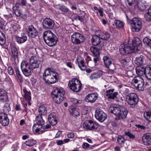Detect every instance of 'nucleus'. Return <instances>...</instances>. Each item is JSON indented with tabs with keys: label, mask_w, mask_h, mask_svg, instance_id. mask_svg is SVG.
Instances as JSON below:
<instances>
[{
	"label": "nucleus",
	"mask_w": 151,
	"mask_h": 151,
	"mask_svg": "<svg viewBox=\"0 0 151 151\" xmlns=\"http://www.w3.org/2000/svg\"><path fill=\"white\" fill-rule=\"evenodd\" d=\"M40 63L39 58L36 57L32 56L29 60V65L26 61H23L21 64V68L24 75L28 77L31 74V70L38 68Z\"/></svg>",
	"instance_id": "nucleus-1"
},
{
	"label": "nucleus",
	"mask_w": 151,
	"mask_h": 151,
	"mask_svg": "<svg viewBox=\"0 0 151 151\" xmlns=\"http://www.w3.org/2000/svg\"><path fill=\"white\" fill-rule=\"evenodd\" d=\"M109 110L111 113L113 114L117 117L115 118L116 120L125 118L128 113L127 110L121 106H111L109 108Z\"/></svg>",
	"instance_id": "nucleus-2"
},
{
	"label": "nucleus",
	"mask_w": 151,
	"mask_h": 151,
	"mask_svg": "<svg viewBox=\"0 0 151 151\" xmlns=\"http://www.w3.org/2000/svg\"><path fill=\"white\" fill-rule=\"evenodd\" d=\"M58 74L55 71L47 68L44 71L43 74V79L49 84L54 83L58 81Z\"/></svg>",
	"instance_id": "nucleus-3"
},
{
	"label": "nucleus",
	"mask_w": 151,
	"mask_h": 151,
	"mask_svg": "<svg viewBox=\"0 0 151 151\" xmlns=\"http://www.w3.org/2000/svg\"><path fill=\"white\" fill-rule=\"evenodd\" d=\"M43 37L45 42L50 47L55 46L58 42V39L56 36L50 30L44 32Z\"/></svg>",
	"instance_id": "nucleus-4"
},
{
	"label": "nucleus",
	"mask_w": 151,
	"mask_h": 151,
	"mask_svg": "<svg viewBox=\"0 0 151 151\" xmlns=\"http://www.w3.org/2000/svg\"><path fill=\"white\" fill-rule=\"evenodd\" d=\"M114 89H110L106 91L104 93L105 97H107L108 98L115 99L117 101L122 102L123 103L125 101V97L122 95H119L117 92H114Z\"/></svg>",
	"instance_id": "nucleus-5"
},
{
	"label": "nucleus",
	"mask_w": 151,
	"mask_h": 151,
	"mask_svg": "<svg viewBox=\"0 0 151 151\" xmlns=\"http://www.w3.org/2000/svg\"><path fill=\"white\" fill-rule=\"evenodd\" d=\"M64 94V90L62 88L54 90L52 94L54 101L57 104H60L63 100Z\"/></svg>",
	"instance_id": "nucleus-6"
},
{
	"label": "nucleus",
	"mask_w": 151,
	"mask_h": 151,
	"mask_svg": "<svg viewBox=\"0 0 151 151\" xmlns=\"http://www.w3.org/2000/svg\"><path fill=\"white\" fill-rule=\"evenodd\" d=\"M127 22L130 24L132 31L138 32L141 29L142 22L139 19L135 17L132 19H129L127 16Z\"/></svg>",
	"instance_id": "nucleus-7"
},
{
	"label": "nucleus",
	"mask_w": 151,
	"mask_h": 151,
	"mask_svg": "<svg viewBox=\"0 0 151 151\" xmlns=\"http://www.w3.org/2000/svg\"><path fill=\"white\" fill-rule=\"evenodd\" d=\"M35 121L36 123L34 124L33 127V131H35L38 134H40L44 132L45 130H42L41 129L42 125L45 123L44 120L42 119V116H36Z\"/></svg>",
	"instance_id": "nucleus-8"
},
{
	"label": "nucleus",
	"mask_w": 151,
	"mask_h": 151,
	"mask_svg": "<svg viewBox=\"0 0 151 151\" xmlns=\"http://www.w3.org/2000/svg\"><path fill=\"white\" fill-rule=\"evenodd\" d=\"M132 84L139 91L144 90V79L139 76H136L132 80Z\"/></svg>",
	"instance_id": "nucleus-9"
},
{
	"label": "nucleus",
	"mask_w": 151,
	"mask_h": 151,
	"mask_svg": "<svg viewBox=\"0 0 151 151\" xmlns=\"http://www.w3.org/2000/svg\"><path fill=\"white\" fill-rule=\"evenodd\" d=\"M68 85L70 89L76 92L80 91L82 86L81 81L75 78H73L70 81Z\"/></svg>",
	"instance_id": "nucleus-10"
},
{
	"label": "nucleus",
	"mask_w": 151,
	"mask_h": 151,
	"mask_svg": "<svg viewBox=\"0 0 151 151\" xmlns=\"http://www.w3.org/2000/svg\"><path fill=\"white\" fill-rule=\"evenodd\" d=\"M126 99L128 104L132 105V108L135 107V105L139 101L137 95L134 93H129L126 96Z\"/></svg>",
	"instance_id": "nucleus-11"
},
{
	"label": "nucleus",
	"mask_w": 151,
	"mask_h": 151,
	"mask_svg": "<svg viewBox=\"0 0 151 151\" xmlns=\"http://www.w3.org/2000/svg\"><path fill=\"white\" fill-rule=\"evenodd\" d=\"M100 35L97 32H95V35H93L91 39V42L93 45L96 46L99 49H101L104 46V42L101 41Z\"/></svg>",
	"instance_id": "nucleus-12"
},
{
	"label": "nucleus",
	"mask_w": 151,
	"mask_h": 151,
	"mask_svg": "<svg viewBox=\"0 0 151 151\" xmlns=\"http://www.w3.org/2000/svg\"><path fill=\"white\" fill-rule=\"evenodd\" d=\"M72 42L76 45H78L84 42L85 38L84 37L78 32L74 33L71 36Z\"/></svg>",
	"instance_id": "nucleus-13"
},
{
	"label": "nucleus",
	"mask_w": 151,
	"mask_h": 151,
	"mask_svg": "<svg viewBox=\"0 0 151 151\" xmlns=\"http://www.w3.org/2000/svg\"><path fill=\"white\" fill-rule=\"evenodd\" d=\"M119 51L122 55H124L131 52H137L135 49L134 47L132 46V45L128 44L123 46H122L119 49Z\"/></svg>",
	"instance_id": "nucleus-14"
},
{
	"label": "nucleus",
	"mask_w": 151,
	"mask_h": 151,
	"mask_svg": "<svg viewBox=\"0 0 151 151\" xmlns=\"http://www.w3.org/2000/svg\"><path fill=\"white\" fill-rule=\"evenodd\" d=\"M103 60L105 66L109 69V71L111 73H114V70L116 69L115 66L110 58L107 56H104L103 58Z\"/></svg>",
	"instance_id": "nucleus-15"
},
{
	"label": "nucleus",
	"mask_w": 151,
	"mask_h": 151,
	"mask_svg": "<svg viewBox=\"0 0 151 151\" xmlns=\"http://www.w3.org/2000/svg\"><path fill=\"white\" fill-rule=\"evenodd\" d=\"M84 128L92 130L97 129L99 127V124L93 122L92 121L88 120L85 121L83 124Z\"/></svg>",
	"instance_id": "nucleus-16"
},
{
	"label": "nucleus",
	"mask_w": 151,
	"mask_h": 151,
	"mask_svg": "<svg viewBox=\"0 0 151 151\" xmlns=\"http://www.w3.org/2000/svg\"><path fill=\"white\" fill-rule=\"evenodd\" d=\"M55 25L54 21L49 18H45L42 22V25L44 28L45 29H53Z\"/></svg>",
	"instance_id": "nucleus-17"
},
{
	"label": "nucleus",
	"mask_w": 151,
	"mask_h": 151,
	"mask_svg": "<svg viewBox=\"0 0 151 151\" xmlns=\"http://www.w3.org/2000/svg\"><path fill=\"white\" fill-rule=\"evenodd\" d=\"M95 117L99 121L103 122L106 119L107 115L101 110L99 109L96 110Z\"/></svg>",
	"instance_id": "nucleus-18"
},
{
	"label": "nucleus",
	"mask_w": 151,
	"mask_h": 151,
	"mask_svg": "<svg viewBox=\"0 0 151 151\" xmlns=\"http://www.w3.org/2000/svg\"><path fill=\"white\" fill-rule=\"evenodd\" d=\"M28 36L31 38H35L38 35V32L36 29L32 25L29 26L27 29Z\"/></svg>",
	"instance_id": "nucleus-19"
},
{
	"label": "nucleus",
	"mask_w": 151,
	"mask_h": 151,
	"mask_svg": "<svg viewBox=\"0 0 151 151\" xmlns=\"http://www.w3.org/2000/svg\"><path fill=\"white\" fill-rule=\"evenodd\" d=\"M131 45L134 47L135 50L137 52L140 50L142 47V42L139 38L135 37L133 39Z\"/></svg>",
	"instance_id": "nucleus-20"
},
{
	"label": "nucleus",
	"mask_w": 151,
	"mask_h": 151,
	"mask_svg": "<svg viewBox=\"0 0 151 151\" xmlns=\"http://www.w3.org/2000/svg\"><path fill=\"white\" fill-rule=\"evenodd\" d=\"M9 119L6 114L2 113H0V123L3 126H7L9 123Z\"/></svg>",
	"instance_id": "nucleus-21"
},
{
	"label": "nucleus",
	"mask_w": 151,
	"mask_h": 151,
	"mask_svg": "<svg viewBox=\"0 0 151 151\" xmlns=\"http://www.w3.org/2000/svg\"><path fill=\"white\" fill-rule=\"evenodd\" d=\"M99 95L96 93H92L88 94L86 97V100L88 102L94 103L97 99Z\"/></svg>",
	"instance_id": "nucleus-22"
},
{
	"label": "nucleus",
	"mask_w": 151,
	"mask_h": 151,
	"mask_svg": "<svg viewBox=\"0 0 151 151\" xmlns=\"http://www.w3.org/2000/svg\"><path fill=\"white\" fill-rule=\"evenodd\" d=\"M142 139L145 145H151V134L147 133L144 134Z\"/></svg>",
	"instance_id": "nucleus-23"
},
{
	"label": "nucleus",
	"mask_w": 151,
	"mask_h": 151,
	"mask_svg": "<svg viewBox=\"0 0 151 151\" xmlns=\"http://www.w3.org/2000/svg\"><path fill=\"white\" fill-rule=\"evenodd\" d=\"M48 118L50 123L52 125H55L57 124V119L55 112L51 113L49 115Z\"/></svg>",
	"instance_id": "nucleus-24"
},
{
	"label": "nucleus",
	"mask_w": 151,
	"mask_h": 151,
	"mask_svg": "<svg viewBox=\"0 0 151 151\" xmlns=\"http://www.w3.org/2000/svg\"><path fill=\"white\" fill-rule=\"evenodd\" d=\"M97 32L98 34L100 35L101 39L103 40H107L109 39L110 37V35L109 32L104 31H101V30H98L96 31Z\"/></svg>",
	"instance_id": "nucleus-25"
},
{
	"label": "nucleus",
	"mask_w": 151,
	"mask_h": 151,
	"mask_svg": "<svg viewBox=\"0 0 151 151\" xmlns=\"http://www.w3.org/2000/svg\"><path fill=\"white\" fill-rule=\"evenodd\" d=\"M17 42L19 44L24 43L27 40V37L25 34H23L20 36H17L16 37Z\"/></svg>",
	"instance_id": "nucleus-26"
},
{
	"label": "nucleus",
	"mask_w": 151,
	"mask_h": 151,
	"mask_svg": "<svg viewBox=\"0 0 151 151\" xmlns=\"http://www.w3.org/2000/svg\"><path fill=\"white\" fill-rule=\"evenodd\" d=\"M78 59H77L76 63L77 62L78 63V65L79 68L82 70H85L87 67L85 65V63L84 60H82L80 61H78Z\"/></svg>",
	"instance_id": "nucleus-27"
},
{
	"label": "nucleus",
	"mask_w": 151,
	"mask_h": 151,
	"mask_svg": "<svg viewBox=\"0 0 151 151\" xmlns=\"http://www.w3.org/2000/svg\"><path fill=\"white\" fill-rule=\"evenodd\" d=\"M38 112L39 116H42L45 115L47 113L46 108L44 105L40 106L38 108Z\"/></svg>",
	"instance_id": "nucleus-28"
},
{
	"label": "nucleus",
	"mask_w": 151,
	"mask_h": 151,
	"mask_svg": "<svg viewBox=\"0 0 151 151\" xmlns=\"http://www.w3.org/2000/svg\"><path fill=\"white\" fill-rule=\"evenodd\" d=\"M146 69V66L145 68L142 66L137 67L136 68V72L138 75L142 76L145 75Z\"/></svg>",
	"instance_id": "nucleus-29"
},
{
	"label": "nucleus",
	"mask_w": 151,
	"mask_h": 151,
	"mask_svg": "<svg viewBox=\"0 0 151 151\" xmlns=\"http://www.w3.org/2000/svg\"><path fill=\"white\" fill-rule=\"evenodd\" d=\"M88 17V15L85 13L82 16H76L75 17V19L76 21H79L82 22L84 23L86 21V19L85 17Z\"/></svg>",
	"instance_id": "nucleus-30"
},
{
	"label": "nucleus",
	"mask_w": 151,
	"mask_h": 151,
	"mask_svg": "<svg viewBox=\"0 0 151 151\" xmlns=\"http://www.w3.org/2000/svg\"><path fill=\"white\" fill-rule=\"evenodd\" d=\"M97 46L96 48L95 47H91L90 48V50L91 52L92 53L93 55L96 57H98L100 55L99 50Z\"/></svg>",
	"instance_id": "nucleus-31"
},
{
	"label": "nucleus",
	"mask_w": 151,
	"mask_h": 151,
	"mask_svg": "<svg viewBox=\"0 0 151 151\" xmlns=\"http://www.w3.org/2000/svg\"><path fill=\"white\" fill-rule=\"evenodd\" d=\"M146 78L148 80H151V68L149 65L146 66L145 75Z\"/></svg>",
	"instance_id": "nucleus-32"
},
{
	"label": "nucleus",
	"mask_w": 151,
	"mask_h": 151,
	"mask_svg": "<svg viewBox=\"0 0 151 151\" xmlns=\"http://www.w3.org/2000/svg\"><path fill=\"white\" fill-rule=\"evenodd\" d=\"M144 57L142 55H141L139 57H137L134 61L135 63L138 65H142L144 63Z\"/></svg>",
	"instance_id": "nucleus-33"
},
{
	"label": "nucleus",
	"mask_w": 151,
	"mask_h": 151,
	"mask_svg": "<svg viewBox=\"0 0 151 151\" xmlns=\"http://www.w3.org/2000/svg\"><path fill=\"white\" fill-rule=\"evenodd\" d=\"M11 47L12 54V57L15 58H17L18 51L16 46L12 45H11Z\"/></svg>",
	"instance_id": "nucleus-34"
},
{
	"label": "nucleus",
	"mask_w": 151,
	"mask_h": 151,
	"mask_svg": "<svg viewBox=\"0 0 151 151\" xmlns=\"http://www.w3.org/2000/svg\"><path fill=\"white\" fill-rule=\"evenodd\" d=\"M7 98L6 92L3 88H0V100L4 101Z\"/></svg>",
	"instance_id": "nucleus-35"
},
{
	"label": "nucleus",
	"mask_w": 151,
	"mask_h": 151,
	"mask_svg": "<svg viewBox=\"0 0 151 151\" xmlns=\"http://www.w3.org/2000/svg\"><path fill=\"white\" fill-rule=\"evenodd\" d=\"M18 6H17L16 5L15 6H13L12 8L14 12L17 17L20 16L22 14V12L20 10L18 9Z\"/></svg>",
	"instance_id": "nucleus-36"
},
{
	"label": "nucleus",
	"mask_w": 151,
	"mask_h": 151,
	"mask_svg": "<svg viewBox=\"0 0 151 151\" xmlns=\"http://www.w3.org/2000/svg\"><path fill=\"white\" fill-rule=\"evenodd\" d=\"M23 91L24 93V96L25 99L27 100H30L31 99L30 92L28 91L26 88H24Z\"/></svg>",
	"instance_id": "nucleus-37"
},
{
	"label": "nucleus",
	"mask_w": 151,
	"mask_h": 151,
	"mask_svg": "<svg viewBox=\"0 0 151 151\" xmlns=\"http://www.w3.org/2000/svg\"><path fill=\"white\" fill-rule=\"evenodd\" d=\"M78 109L73 108L71 109L70 110V114H72L74 116H77L80 115V113Z\"/></svg>",
	"instance_id": "nucleus-38"
},
{
	"label": "nucleus",
	"mask_w": 151,
	"mask_h": 151,
	"mask_svg": "<svg viewBox=\"0 0 151 151\" xmlns=\"http://www.w3.org/2000/svg\"><path fill=\"white\" fill-rule=\"evenodd\" d=\"M36 141L33 139H28L25 142V144L29 147L32 146L36 143Z\"/></svg>",
	"instance_id": "nucleus-39"
},
{
	"label": "nucleus",
	"mask_w": 151,
	"mask_h": 151,
	"mask_svg": "<svg viewBox=\"0 0 151 151\" xmlns=\"http://www.w3.org/2000/svg\"><path fill=\"white\" fill-rule=\"evenodd\" d=\"M115 26L118 28H123L124 26L123 22L120 20L115 19L114 21Z\"/></svg>",
	"instance_id": "nucleus-40"
},
{
	"label": "nucleus",
	"mask_w": 151,
	"mask_h": 151,
	"mask_svg": "<svg viewBox=\"0 0 151 151\" xmlns=\"http://www.w3.org/2000/svg\"><path fill=\"white\" fill-rule=\"evenodd\" d=\"M15 73L16 76L18 79V81L20 82H22V79L20 72L17 68H15Z\"/></svg>",
	"instance_id": "nucleus-41"
},
{
	"label": "nucleus",
	"mask_w": 151,
	"mask_h": 151,
	"mask_svg": "<svg viewBox=\"0 0 151 151\" xmlns=\"http://www.w3.org/2000/svg\"><path fill=\"white\" fill-rule=\"evenodd\" d=\"M5 43V35L0 30V45H4Z\"/></svg>",
	"instance_id": "nucleus-42"
},
{
	"label": "nucleus",
	"mask_w": 151,
	"mask_h": 151,
	"mask_svg": "<svg viewBox=\"0 0 151 151\" xmlns=\"http://www.w3.org/2000/svg\"><path fill=\"white\" fill-rule=\"evenodd\" d=\"M145 17L147 21H151V8L148 9L147 12L145 15Z\"/></svg>",
	"instance_id": "nucleus-43"
},
{
	"label": "nucleus",
	"mask_w": 151,
	"mask_h": 151,
	"mask_svg": "<svg viewBox=\"0 0 151 151\" xmlns=\"http://www.w3.org/2000/svg\"><path fill=\"white\" fill-rule=\"evenodd\" d=\"M148 6L147 4L145 2L143 3L142 2L139 3L138 5V7L142 10H144L147 8Z\"/></svg>",
	"instance_id": "nucleus-44"
},
{
	"label": "nucleus",
	"mask_w": 151,
	"mask_h": 151,
	"mask_svg": "<svg viewBox=\"0 0 151 151\" xmlns=\"http://www.w3.org/2000/svg\"><path fill=\"white\" fill-rule=\"evenodd\" d=\"M144 116L147 120L149 122H151V111L145 113Z\"/></svg>",
	"instance_id": "nucleus-45"
},
{
	"label": "nucleus",
	"mask_w": 151,
	"mask_h": 151,
	"mask_svg": "<svg viewBox=\"0 0 151 151\" xmlns=\"http://www.w3.org/2000/svg\"><path fill=\"white\" fill-rule=\"evenodd\" d=\"M125 140L122 136H119L117 138V141L118 143L120 145H123L124 143Z\"/></svg>",
	"instance_id": "nucleus-46"
},
{
	"label": "nucleus",
	"mask_w": 151,
	"mask_h": 151,
	"mask_svg": "<svg viewBox=\"0 0 151 151\" xmlns=\"http://www.w3.org/2000/svg\"><path fill=\"white\" fill-rule=\"evenodd\" d=\"M131 61V59L129 57H125L121 60L122 63L126 65L129 63Z\"/></svg>",
	"instance_id": "nucleus-47"
},
{
	"label": "nucleus",
	"mask_w": 151,
	"mask_h": 151,
	"mask_svg": "<svg viewBox=\"0 0 151 151\" xmlns=\"http://www.w3.org/2000/svg\"><path fill=\"white\" fill-rule=\"evenodd\" d=\"M70 101L74 104H79L82 102V101L81 100H77L76 99L72 98L70 99Z\"/></svg>",
	"instance_id": "nucleus-48"
},
{
	"label": "nucleus",
	"mask_w": 151,
	"mask_h": 151,
	"mask_svg": "<svg viewBox=\"0 0 151 151\" xmlns=\"http://www.w3.org/2000/svg\"><path fill=\"white\" fill-rule=\"evenodd\" d=\"M127 3L130 6H132L133 5H136L137 3V0H127Z\"/></svg>",
	"instance_id": "nucleus-49"
},
{
	"label": "nucleus",
	"mask_w": 151,
	"mask_h": 151,
	"mask_svg": "<svg viewBox=\"0 0 151 151\" xmlns=\"http://www.w3.org/2000/svg\"><path fill=\"white\" fill-rule=\"evenodd\" d=\"M125 135L129 137L130 139H134L135 137L134 135L132 134L129 132H125L124 133Z\"/></svg>",
	"instance_id": "nucleus-50"
},
{
	"label": "nucleus",
	"mask_w": 151,
	"mask_h": 151,
	"mask_svg": "<svg viewBox=\"0 0 151 151\" xmlns=\"http://www.w3.org/2000/svg\"><path fill=\"white\" fill-rule=\"evenodd\" d=\"M8 73L10 75H13L14 74V72L13 68L11 66H9L7 69Z\"/></svg>",
	"instance_id": "nucleus-51"
},
{
	"label": "nucleus",
	"mask_w": 151,
	"mask_h": 151,
	"mask_svg": "<svg viewBox=\"0 0 151 151\" xmlns=\"http://www.w3.org/2000/svg\"><path fill=\"white\" fill-rule=\"evenodd\" d=\"M151 39L149 38V37H146L143 39V41L144 43H146L147 45L149 44V43L151 41Z\"/></svg>",
	"instance_id": "nucleus-52"
},
{
	"label": "nucleus",
	"mask_w": 151,
	"mask_h": 151,
	"mask_svg": "<svg viewBox=\"0 0 151 151\" xmlns=\"http://www.w3.org/2000/svg\"><path fill=\"white\" fill-rule=\"evenodd\" d=\"M59 9L62 12H68V9L65 6H62L60 7Z\"/></svg>",
	"instance_id": "nucleus-53"
},
{
	"label": "nucleus",
	"mask_w": 151,
	"mask_h": 151,
	"mask_svg": "<svg viewBox=\"0 0 151 151\" xmlns=\"http://www.w3.org/2000/svg\"><path fill=\"white\" fill-rule=\"evenodd\" d=\"M4 110L8 112H9V111L11 110L10 105L9 104H7L5 105Z\"/></svg>",
	"instance_id": "nucleus-54"
},
{
	"label": "nucleus",
	"mask_w": 151,
	"mask_h": 151,
	"mask_svg": "<svg viewBox=\"0 0 151 151\" xmlns=\"http://www.w3.org/2000/svg\"><path fill=\"white\" fill-rule=\"evenodd\" d=\"M98 78V75L97 73H93L90 76V78L91 79H97Z\"/></svg>",
	"instance_id": "nucleus-55"
},
{
	"label": "nucleus",
	"mask_w": 151,
	"mask_h": 151,
	"mask_svg": "<svg viewBox=\"0 0 151 151\" xmlns=\"http://www.w3.org/2000/svg\"><path fill=\"white\" fill-rule=\"evenodd\" d=\"M4 22L2 19L0 17V28L3 29L4 28Z\"/></svg>",
	"instance_id": "nucleus-56"
},
{
	"label": "nucleus",
	"mask_w": 151,
	"mask_h": 151,
	"mask_svg": "<svg viewBox=\"0 0 151 151\" xmlns=\"http://www.w3.org/2000/svg\"><path fill=\"white\" fill-rule=\"evenodd\" d=\"M137 127L139 129H140L141 131H143L146 129V127L145 126L140 124L137 125Z\"/></svg>",
	"instance_id": "nucleus-57"
},
{
	"label": "nucleus",
	"mask_w": 151,
	"mask_h": 151,
	"mask_svg": "<svg viewBox=\"0 0 151 151\" xmlns=\"http://www.w3.org/2000/svg\"><path fill=\"white\" fill-rule=\"evenodd\" d=\"M109 17L110 19L113 20L116 18L115 15L111 13H110L109 14Z\"/></svg>",
	"instance_id": "nucleus-58"
},
{
	"label": "nucleus",
	"mask_w": 151,
	"mask_h": 151,
	"mask_svg": "<svg viewBox=\"0 0 151 151\" xmlns=\"http://www.w3.org/2000/svg\"><path fill=\"white\" fill-rule=\"evenodd\" d=\"M15 109L17 111H22V109L20 107V105L19 104H17L15 105Z\"/></svg>",
	"instance_id": "nucleus-59"
},
{
	"label": "nucleus",
	"mask_w": 151,
	"mask_h": 151,
	"mask_svg": "<svg viewBox=\"0 0 151 151\" xmlns=\"http://www.w3.org/2000/svg\"><path fill=\"white\" fill-rule=\"evenodd\" d=\"M67 136L70 138H72L74 137V133L73 132H69Z\"/></svg>",
	"instance_id": "nucleus-60"
},
{
	"label": "nucleus",
	"mask_w": 151,
	"mask_h": 151,
	"mask_svg": "<svg viewBox=\"0 0 151 151\" xmlns=\"http://www.w3.org/2000/svg\"><path fill=\"white\" fill-rule=\"evenodd\" d=\"M26 4V0H21L20 3V5L22 6H25Z\"/></svg>",
	"instance_id": "nucleus-61"
},
{
	"label": "nucleus",
	"mask_w": 151,
	"mask_h": 151,
	"mask_svg": "<svg viewBox=\"0 0 151 151\" xmlns=\"http://www.w3.org/2000/svg\"><path fill=\"white\" fill-rule=\"evenodd\" d=\"M111 125L113 127H116L118 125V123L116 121H114L111 122Z\"/></svg>",
	"instance_id": "nucleus-62"
},
{
	"label": "nucleus",
	"mask_w": 151,
	"mask_h": 151,
	"mask_svg": "<svg viewBox=\"0 0 151 151\" xmlns=\"http://www.w3.org/2000/svg\"><path fill=\"white\" fill-rule=\"evenodd\" d=\"M4 17L6 19H8L12 17V16L11 14H9L7 15H4Z\"/></svg>",
	"instance_id": "nucleus-63"
},
{
	"label": "nucleus",
	"mask_w": 151,
	"mask_h": 151,
	"mask_svg": "<svg viewBox=\"0 0 151 151\" xmlns=\"http://www.w3.org/2000/svg\"><path fill=\"white\" fill-rule=\"evenodd\" d=\"M89 144L87 143H84L82 145V147L83 148H86L89 147Z\"/></svg>",
	"instance_id": "nucleus-64"
}]
</instances>
